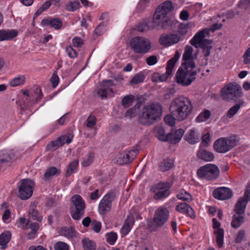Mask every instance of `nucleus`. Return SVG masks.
I'll return each instance as SVG.
<instances>
[{
    "label": "nucleus",
    "instance_id": "1",
    "mask_svg": "<svg viewBox=\"0 0 250 250\" xmlns=\"http://www.w3.org/2000/svg\"><path fill=\"white\" fill-rule=\"evenodd\" d=\"M192 104L189 99L181 97L175 99L170 104L171 115H167L164 118L165 123L170 126L175 125V120L183 121L186 120L192 111Z\"/></svg>",
    "mask_w": 250,
    "mask_h": 250
},
{
    "label": "nucleus",
    "instance_id": "2",
    "mask_svg": "<svg viewBox=\"0 0 250 250\" xmlns=\"http://www.w3.org/2000/svg\"><path fill=\"white\" fill-rule=\"evenodd\" d=\"M162 112V108L160 104L150 103L143 107L139 121L142 125H150L161 117Z\"/></svg>",
    "mask_w": 250,
    "mask_h": 250
},
{
    "label": "nucleus",
    "instance_id": "3",
    "mask_svg": "<svg viewBox=\"0 0 250 250\" xmlns=\"http://www.w3.org/2000/svg\"><path fill=\"white\" fill-rule=\"evenodd\" d=\"M197 74V71L194 70L193 68L181 65L176 73L175 81L180 85L188 86L195 80Z\"/></svg>",
    "mask_w": 250,
    "mask_h": 250
},
{
    "label": "nucleus",
    "instance_id": "4",
    "mask_svg": "<svg viewBox=\"0 0 250 250\" xmlns=\"http://www.w3.org/2000/svg\"><path fill=\"white\" fill-rule=\"evenodd\" d=\"M70 202V215L74 220L79 221L84 215L86 208L85 202L78 194L72 196Z\"/></svg>",
    "mask_w": 250,
    "mask_h": 250
},
{
    "label": "nucleus",
    "instance_id": "5",
    "mask_svg": "<svg viewBox=\"0 0 250 250\" xmlns=\"http://www.w3.org/2000/svg\"><path fill=\"white\" fill-rule=\"evenodd\" d=\"M129 46L135 53L145 54L150 50L151 42L146 38L136 36L130 40Z\"/></svg>",
    "mask_w": 250,
    "mask_h": 250
},
{
    "label": "nucleus",
    "instance_id": "6",
    "mask_svg": "<svg viewBox=\"0 0 250 250\" xmlns=\"http://www.w3.org/2000/svg\"><path fill=\"white\" fill-rule=\"evenodd\" d=\"M221 95L226 101H236L242 96V89L236 83H229L221 89Z\"/></svg>",
    "mask_w": 250,
    "mask_h": 250
},
{
    "label": "nucleus",
    "instance_id": "7",
    "mask_svg": "<svg viewBox=\"0 0 250 250\" xmlns=\"http://www.w3.org/2000/svg\"><path fill=\"white\" fill-rule=\"evenodd\" d=\"M219 174V168L216 165L212 164H206L200 167L197 171V175L200 178L208 181L216 179Z\"/></svg>",
    "mask_w": 250,
    "mask_h": 250
},
{
    "label": "nucleus",
    "instance_id": "8",
    "mask_svg": "<svg viewBox=\"0 0 250 250\" xmlns=\"http://www.w3.org/2000/svg\"><path fill=\"white\" fill-rule=\"evenodd\" d=\"M247 204V201L242 199H240L236 203L234 208L235 213L233 215L231 222L232 227L238 228L244 222V213Z\"/></svg>",
    "mask_w": 250,
    "mask_h": 250
},
{
    "label": "nucleus",
    "instance_id": "9",
    "mask_svg": "<svg viewBox=\"0 0 250 250\" xmlns=\"http://www.w3.org/2000/svg\"><path fill=\"white\" fill-rule=\"evenodd\" d=\"M169 211L167 208L160 207L155 211L153 219V224L148 225V228L151 231H156L167 221Z\"/></svg>",
    "mask_w": 250,
    "mask_h": 250
},
{
    "label": "nucleus",
    "instance_id": "10",
    "mask_svg": "<svg viewBox=\"0 0 250 250\" xmlns=\"http://www.w3.org/2000/svg\"><path fill=\"white\" fill-rule=\"evenodd\" d=\"M172 3L170 1H165L162 6L156 9L153 18V22L156 25H159L161 20H163L167 14L173 9Z\"/></svg>",
    "mask_w": 250,
    "mask_h": 250
},
{
    "label": "nucleus",
    "instance_id": "11",
    "mask_svg": "<svg viewBox=\"0 0 250 250\" xmlns=\"http://www.w3.org/2000/svg\"><path fill=\"white\" fill-rule=\"evenodd\" d=\"M33 181L29 179H23L20 182L19 188V196L22 200L29 199L33 194L34 187Z\"/></svg>",
    "mask_w": 250,
    "mask_h": 250
},
{
    "label": "nucleus",
    "instance_id": "12",
    "mask_svg": "<svg viewBox=\"0 0 250 250\" xmlns=\"http://www.w3.org/2000/svg\"><path fill=\"white\" fill-rule=\"evenodd\" d=\"M115 196V192L112 191L104 196L98 207V210L101 214H105L110 210L112 203L114 200Z\"/></svg>",
    "mask_w": 250,
    "mask_h": 250
},
{
    "label": "nucleus",
    "instance_id": "13",
    "mask_svg": "<svg viewBox=\"0 0 250 250\" xmlns=\"http://www.w3.org/2000/svg\"><path fill=\"white\" fill-rule=\"evenodd\" d=\"M169 184L168 183H160L155 185L154 198L156 200L166 198L170 194Z\"/></svg>",
    "mask_w": 250,
    "mask_h": 250
},
{
    "label": "nucleus",
    "instance_id": "14",
    "mask_svg": "<svg viewBox=\"0 0 250 250\" xmlns=\"http://www.w3.org/2000/svg\"><path fill=\"white\" fill-rule=\"evenodd\" d=\"M193 49L190 45H187L185 47L184 53L183 55V62L181 65L189 66L190 68H194L195 67V63L194 62V57L193 56ZM195 56L194 59H195Z\"/></svg>",
    "mask_w": 250,
    "mask_h": 250
},
{
    "label": "nucleus",
    "instance_id": "15",
    "mask_svg": "<svg viewBox=\"0 0 250 250\" xmlns=\"http://www.w3.org/2000/svg\"><path fill=\"white\" fill-rule=\"evenodd\" d=\"M181 36L177 34H162L159 39V43L165 46H169L180 42Z\"/></svg>",
    "mask_w": 250,
    "mask_h": 250
},
{
    "label": "nucleus",
    "instance_id": "16",
    "mask_svg": "<svg viewBox=\"0 0 250 250\" xmlns=\"http://www.w3.org/2000/svg\"><path fill=\"white\" fill-rule=\"evenodd\" d=\"M208 33V31L207 29L198 32L193 38L190 40V43L191 45L195 47H198L203 44L205 41H209V40L205 39L206 35Z\"/></svg>",
    "mask_w": 250,
    "mask_h": 250
},
{
    "label": "nucleus",
    "instance_id": "17",
    "mask_svg": "<svg viewBox=\"0 0 250 250\" xmlns=\"http://www.w3.org/2000/svg\"><path fill=\"white\" fill-rule=\"evenodd\" d=\"M213 195L216 199L224 200L230 198L232 196V193L229 188L221 187L214 190Z\"/></svg>",
    "mask_w": 250,
    "mask_h": 250
},
{
    "label": "nucleus",
    "instance_id": "18",
    "mask_svg": "<svg viewBox=\"0 0 250 250\" xmlns=\"http://www.w3.org/2000/svg\"><path fill=\"white\" fill-rule=\"evenodd\" d=\"M184 134V130L182 128L175 130H172L171 132L167 134V142L175 144L180 141Z\"/></svg>",
    "mask_w": 250,
    "mask_h": 250
},
{
    "label": "nucleus",
    "instance_id": "19",
    "mask_svg": "<svg viewBox=\"0 0 250 250\" xmlns=\"http://www.w3.org/2000/svg\"><path fill=\"white\" fill-rule=\"evenodd\" d=\"M72 139L66 136H62L59 137L57 140L52 142L47 147L51 150H55L59 147L62 146L65 143L69 144L71 142Z\"/></svg>",
    "mask_w": 250,
    "mask_h": 250
},
{
    "label": "nucleus",
    "instance_id": "20",
    "mask_svg": "<svg viewBox=\"0 0 250 250\" xmlns=\"http://www.w3.org/2000/svg\"><path fill=\"white\" fill-rule=\"evenodd\" d=\"M41 24L43 26H50L56 30H58L62 27V22L59 18H48L43 19L41 21Z\"/></svg>",
    "mask_w": 250,
    "mask_h": 250
},
{
    "label": "nucleus",
    "instance_id": "21",
    "mask_svg": "<svg viewBox=\"0 0 250 250\" xmlns=\"http://www.w3.org/2000/svg\"><path fill=\"white\" fill-rule=\"evenodd\" d=\"M176 210L179 212L188 215L191 218H194L195 215L192 208L186 203H181L176 206Z\"/></svg>",
    "mask_w": 250,
    "mask_h": 250
},
{
    "label": "nucleus",
    "instance_id": "22",
    "mask_svg": "<svg viewBox=\"0 0 250 250\" xmlns=\"http://www.w3.org/2000/svg\"><path fill=\"white\" fill-rule=\"evenodd\" d=\"M214 150L218 152L224 153L229 151L225 138L217 139L213 144Z\"/></svg>",
    "mask_w": 250,
    "mask_h": 250
},
{
    "label": "nucleus",
    "instance_id": "23",
    "mask_svg": "<svg viewBox=\"0 0 250 250\" xmlns=\"http://www.w3.org/2000/svg\"><path fill=\"white\" fill-rule=\"evenodd\" d=\"M199 133L195 128L189 129L185 135V139L189 144L194 145L199 141Z\"/></svg>",
    "mask_w": 250,
    "mask_h": 250
},
{
    "label": "nucleus",
    "instance_id": "24",
    "mask_svg": "<svg viewBox=\"0 0 250 250\" xmlns=\"http://www.w3.org/2000/svg\"><path fill=\"white\" fill-rule=\"evenodd\" d=\"M18 35V31L15 30H0V42L11 40Z\"/></svg>",
    "mask_w": 250,
    "mask_h": 250
},
{
    "label": "nucleus",
    "instance_id": "25",
    "mask_svg": "<svg viewBox=\"0 0 250 250\" xmlns=\"http://www.w3.org/2000/svg\"><path fill=\"white\" fill-rule=\"evenodd\" d=\"M29 219H32L41 222L42 219V216L36 208L34 204L30 206L28 211Z\"/></svg>",
    "mask_w": 250,
    "mask_h": 250
},
{
    "label": "nucleus",
    "instance_id": "26",
    "mask_svg": "<svg viewBox=\"0 0 250 250\" xmlns=\"http://www.w3.org/2000/svg\"><path fill=\"white\" fill-rule=\"evenodd\" d=\"M135 222L133 215H128L125 220L124 226L121 229V233L124 235H126L132 228Z\"/></svg>",
    "mask_w": 250,
    "mask_h": 250
},
{
    "label": "nucleus",
    "instance_id": "27",
    "mask_svg": "<svg viewBox=\"0 0 250 250\" xmlns=\"http://www.w3.org/2000/svg\"><path fill=\"white\" fill-rule=\"evenodd\" d=\"M197 157L206 162L212 161L214 159V154L205 149H200L197 153Z\"/></svg>",
    "mask_w": 250,
    "mask_h": 250
},
{
    "label": "nucleus",
    "instance_id": "28",
    "mask_svg": "<svg viewBox=\"0 0 250 250\" xmlns=\"http://www.w3.org/2000/svg\"><path fill=\"white\" fill-rule=\"evenodd\" d=\"M61 174V170L55 167H48L43 175V179L45 181L50 180L54 176H58Z\"/></svg>",
    "mask_w": 250,
    "mask_h": 250
},
{
    "label": "nucleus",
    "instance_id": "29",
    "mask_svg": "<svg viewBox=\"0 0 250 250\" xmlns=\"http://www.w3.org/2000/svg\"><path fill=\"white\" fill-rule=\"evenodd\" d=\"M180 57V53L176 51L174 56L170 59L167 62L166 71L172 75L173 68Z\"/></svg>",
    "mask_w": 250,
    "mask_h": 250
},
{
    "label": "nucleus",
    "instance_id": "30",
    "mask_svg": "<svg viewBox=\"0 0 250 250\" xmlns=\"http://www.w3.org/2000/svg\"><path fill=\"white\" fill-rule=\"evenodd\" d=\"M11 238V234L9 231H4L0 235V246L2 250L7 247V244Z\"/></svg>",
    "mask_w": 250,
    "mask_h": 250
},
{
    "label": "nucleus",
    "instance_id": "31",
    "mask_svg": "<svg viewBox=\"0 0 250 250\" xmlns=\"http://www.w3.org/2000/svg\"><path fill=\"white\" fill-rule=\"evenodd\" d=\"M60 233L67 238H73L77 237L78 233L73 227H64L61 229Z\"/></svg>",
    "mask_w": 250,
    "mask_h": 250
},
{
    "label": "nucleus",
    "instance_id": "32",
    "mask_svg": "<svg viewBox=\"0 0 250 250\" xmlns=\"http://www.w3.org/2000/svg\"><path fill=\"white\" fill-rule=\"evenodd\" d=\"M94 94L102 99L114 96L113 93H111V91L109 90L107 91L104 87H101V88L96 89L94 91Z\"/></svg>",
    "mask_w": 250,
    "mask_h": 250
},
{
    "label": "nucleus",
    "instance_id": "33",
    "mask_svg": "<svg viewBox=\"0 0 250 250\" xmlns=\"http://www.w3.org/2000/svg\"><path fill=\"white\" fill-rule=\"evenodd\" d=\"M145 75L143 72L136 74L129 81L130 85L134 86L143 83L145 79Z\"/></svg>",
    "mask_w": 250,
    "mask_h": 250
},
{
    "label": "nucleus",
    "instance_id": "34",
    "mask_svg": "<svg viewBox=\"0 0 250 250\" xmlns=\"http://www.w3.org/2000/svg\"><path fill=\"white\" fill-rule=\"evenodd\" d=\"M31 95L30 97H32L34 100L33 101H28L33 103H38L42 97V93L40 87H35L34 88V91L30 92Z\"/></svg>",
    "mask_w": 250,
    "mask_h": 250
},
{
    "label": "nucleus",
    "instance_id": "35",
    "mask_svg": "<svg viewBox=\"0 0 250 250\" xmlns=\"http://www.w3.org/2000/svg\"><path fill=\"white\" fill-rule=\"evenodd\" d=\"M224 233L223 229H218L214 230V233L215 235L216 241L219 248H221L223 245Z\"/></svg>",
    "mask_w": 250,
    "mask_h": 250
},
{
    "label": "nucleus",
    "instance_id": "36",
    "mask_svg": "<svg viewBox=\"0 0 250 250\" xmlns=\"http://www.w3.org/2000/svg\"><path fill=\"white\" fill-rule=\"evenodd\" d=\"M173 166V162L170 159H165L160 163L159 168L162 171L169 170Z\"/></svg>",
    "mask_w": 250,
    "mask_h": 250
},
{
    "label": "nucleus",
    "instance_id": "37",
    "mask_svg": "<svg viewBox=\"0 0 250 250\" xmlns=\"http://www.w3.org/2000/svg\"><path fill=\"white\" fill-rule=\"evenodd\" d=\"M211 113L209 110L206 109L203 112H201L195 119L196 123H201L205 122L210 117Z\"/></svg>",
    "mask_w": 250,
    "mask_h": 250
},
{
    "label": "nucleus",
    "instance_id": "38",
    "mask_svg": "<svg viewBox=\"0 0 250 250\" xmlns=\"http://www.w3.org/2000/svg\"><path fill=\"white\" fill-rule=\"evenodd\" d=\"M153 25L149 26L146 22H141L139 23L138 26H137V30L139 32H147L148 30L151 29H153L155 28H156V26H157L158 25H156L155 24H154L153 22Z\"/></svg>",
    "mask_w": 250,
    "mask_h": 250
},
{
    "label": "nucleus",
    "instance_id": "39",
    "mask_svg": "<svg viewBox=\"0 0 250 250\" xmlns=\"http://www.w3.org/2000/svg\"><path fill=\"white\" fill-rule=\"evenodd\" d=\"M82 244L84 250H95L96 245L95 242L88 238H85L82 240Z\"/></svg>",
    "mask_w": 250,
    "mask_h": 250
},
{
    "label": "nucleus",
    "instance_id": "40",
    "mask_svg": "<svg viewBox=\"0 0 250 250\" xmlns=\"http://www.w3.org/2000/svg\"><path fill=\"white\" fill-rule=\"evenodd\" d=\"M225 138L227 143L228 146L229 150L237 145L239 141V138L235 135L231 136Z\"/></svg>",
    "mask_w": 250,
    "mask_h": 250
},
{
    "label": "nucleus",
    "instance_id": "41",
    "mask_svg": "<svg viewBox=\"0 0 250 250\" xmlns=\"http://www.w3.org/2000/svg\"><path fill=\"white\" fill-rule=\"evenodd\" d=\"M156 137L162 141L167 142V134L166 135L164 128L161 126H157L155 128Z\"/></svg>",
    "mask_w": 250,
    "mask_h": 250
},
{
    "label": "nucleus",
    "instance_id": "42",
    "mask_svg": "<svg viewBox=\"0 0 250 250\" xmlns=\"http://www.w3.org/2000/svg\"><path fill=\"white\" fill-rule=\"evenodd\" d=\"M211 41H205L203 42V44L200 46L203 49V53L204 56L206 57L210 55V50L212 48Z\"/></svg>",
    "mask_w": 250,
    "mask_h": 250
},
{
    "label": "nucleus",
    "instance_id": "43",
    "mask_svg": "<svg viewBox=\"0 0 250 250\" xmlns=\"http://www.w3.org/2000/svg\"><path fill=\"white\" fill-rule=\"evenodd\" d=\"M101 87H104L107 91H111V93H114L115 95V92L112 88V87L115 86V84L113 83V81L110 80H103L100 84Z\"/></svg>",
    "mask_w": 250,
    "mask_h": 250
},
{
    "label": "nucleus",
    "instance_id": "44",
    "mask_svg": "<svg viewBox=\"0 0 250 250\" xmlns=\"http://www.w3.org/2000/svg\"><path fill=\"white\" fill-rule=\"evenodd\" d=\"M80 4L79 1L70 0L66 4L65 8L69 11H74L78 9Z\"/></svg>",
    "mask_w": 250,
    "mask_h": 250
},
{
    "label": "nucleus",
    "instance_id": "45",
    "mask_svg": "<svg viewBox=\"0 0 250 250\" xmlns=\"http://www.w3.org/2000/svg\"><path fill=\"white\" fill-rule=\"evenodd\" d=\"M243 103H239L238 104H235L234 106H232L227 113V117L228 118H231L234 116L238 112L239 110L240 109L241 107L242 106Z\"/></svg>",
    "mask_w": 250,
    "mask_h": 250
},
{
    "label": "nucleus",
    "instance_id": "46",
    "mask_svg": "<svg viewBox=\"0 0 250 250\" xmlns=\"http://www.w3.org/2000/svg\"><path fill=\"white\" fill-rule=\"evenodd\" d=\"M177 197L182 201L190 202L192 200V197L190 194L184 190H182L180 193L177 195Z\"/></svg>",
    "mask_w": 250,
    "mask_h": 250
},
{
    "label": "nucleus",
    "instance_id": "47",
    "mask_svg": "<svg viewBox=\"0 0 250 250\" xmlns=\"http://www.w3.org/2000/svg\"><path fill=\"white\" fill-rule=\"evenodd\" d=\"M25 80L24 75H21L12 79L9 83L11 86H17L23 84Z\"/></svg>",
    "mask_w": 250,
    "mask_h": 250
},
{
    "label": "nucleus",
    "instance_id": "48",
    "mask_svg": "<svg viewBox=\"0 0 250 250\" xmlns=\"http://www.w3.org/2000/svg\"><path fill=\"white\" fill-rule=\"evenodd\" d=\"M135 97L132 95L125 96L122 101V104L125 108L130 106L134 100Z\"/></svg>",
    "mask_w": 250,
    "mask_h": 250
},
{
    "label": "nucleus",
    "instance_id": "49",
    "mask_svg": "<svg viewBox=\"0 0 250 250\" xmlns=\"http://www.w3.org/2000/svg\"><path fill=\"white\" fill-rule=\"evenodd\" d=\"M79 164V161L75 160L74 161L70 163L69 165L66 172V176L67 177L69 176L73 172H74L77 169Z\"/></svg>",
    "mask_w": 250,
    "mask_h": 250
},
{
    "label": "nucleus",
    "instance_id": "50",
    "mask_svg": "<svg viewBox=\"0 0 250 250\" xmlns=\"http://www.w3.org/2000/svg\"><path fill=\"white\" fill-rule=\"evenodd\" d=\"M160 21L161 22L159 25H158L157 26H156V27L160 26L161 29H167L169 28L171 26V20L167 17L163 20H161Z\"/></svg>",
    "mask_w": 250,
    "mask_h": 250
},
{
    "label": "nucleus",
    "instance_id": "51",
    "mask_svg": "<svg viewBox=\"0 0 250 250\" xmlns=\"http://www.w3.org/2000/svg\"><path fill=\"white\" fill-rule=\"evenodd\" d=\"M107 24V21L100 23L94 30V33L97 35H101L105 31V26Z\"/></svg>",
    "mask_w": 250,
    "mask_h": 250
},
{
    "label": "nucleus",
    "instance_id": "52",
    "mask_svg": "<svg viewBox=\"0 0 250 250\" xmlns=\"http://www.w3.org/2000/svg\"><path fill=\"white\" fill-rule=\"evenodd\" d=\"M50 0L46 1L42 5V6L39 8L37 11L36 12L35 14V16L36 17L39 16L41 15L44 11L47 10L48 8H49L51 5V2L50 1Z\"/></svg>",
    "mask_w": 250,
    "mask_h": 250
},
{
    "label": "nucleus",
    "instance_id": "53",
    "mask_svg": "<svg viewBox=\"0 0 250 250\" xmlns=\"http://www.w3.org/2000/svg\"><path fill=\"white\" fill-rule=\"evenodd\" d=\"M54 249L55 250H69V247L66 243L58 241L54 244Z\"/></svg>",
    "mask_w": 250,
    "mask_h": 250
},
{
    "label": "nucleus",
    "instance_id": "54",
    "mask_svg": "<svg viewBox=\"0 0 250 250\" xmlns=\"http://www.w3.org/2000/svg\"><path fill=\"white\" fill-rule=\"evenodd\" d=\"M106 241L111 245H113L117 238V235L115 232H110L106 234Z\"/></svg>",
    "mask_w": 250,
    "mask_h": 250
},
{
    "label": "nucleus",
    "instance_id": "55",
    "mask_svg": "<svg viewBox=\"0 0 250 250\" xmlns=\"http://www.w3.org/2000/svg\"><path fill=\"white\" fill-rule=\"evenodd\" d=\"M97 122L96 118L91 114H90L86 120V126L89 128L94 126Z\"/></svg>",
    "mask_w": 250,
    "mask_h": 250
},
{
    "label": "nucleus",
    "instance_id": "56",
    "mask_svg": "<svg viewBox=\"0 0 250 250\" xmlns=\"http://www.w3.org/2000/svg\"><path fill=\"white\" fill-rule=\"evenodd\" d=\"M94 158V154L93 152H90L88 155L87 158L86 160H84L82 163V165L83 167H88L91 164Z\"/></svg>",
    "mask_w": 250,
    "mask_h": 250
},
{
    "label": "nucleus",
    "instance_id": "57",
    "mask_svg": "<svg viewBox=\"0 0 250 250\" xmlns=\"http://www.w3.org/2000/svg\"><path fill=\"white\" fill-rule=\"evenodd\" d=\"M189 24L180 23L178 28V32L180 36L185 35L187 33V29L189 27Z\"/></svg>",
    "mask_w": 250,
    "mask_h": 250
},
{
    "label": "nucleus",
    "instance_id": "58",
    "mask_svg": "<svg viewBox=\"0 0 250 250\" xmlns=\"http://www.w3.org/2000/svg\"><path fill=\"white\" fill-rule=\"evenodd\" d=\"M50 81L52 83V86L53 88H55L59 82V78L57 75V71H55L53 72Z\"/></svg>",
    "mask_w": 250,
    "mask_h": 250
},
{
    "label": "nucleus",
    "instance_id": "59",
    "mask_svg": "<svg viewBox=\"0 0 250 250\" xmlns=\"http://www.w3.org/2000/svg\"><path fill=\"white\" fill-rule=\"evenodd\" d=\"M158 60L157 56L155 55H152L147 58L146 62L149 65H153L157 62Z\"/></svg>",
    "mask_w": 250,
    "mask_h": 250
},
{
    "label": "nucleus",
    "instance_id": "60",
    "mask_svg": "<svg viewBox=\"0 0 250 250\" xmlns=\"http://www.w3.org/2000/svg\"><path fill=\"white\" fill-rule=\"evenodd\" d=\"M245 232L244 230H239L236 237L235 242L236 243H241L245 238Z\"/></svg>",
    "mask_w": 250,
    "mask_h": 250
},
{
    "label": "nucleus",
    "instance_id": "61",
    "mask_svg": "<svg viewBox=\"0 0 250 250\" xmlns=\"http://www.w3.org/2000/svg\"><path fill=\"white\" fill-rule=\"evenodd\" d=\"M210 141V135L209 133L204 134L202 137V144L205 146H208V144Z\"/></svg>",
    "mask_w": 250,
    "mask_h": 250
},
{
    "label": "nucleus",
    "instance_id": "62",
    "mask_svg": "<svg viewBox=\"0 0 250 250\" xmlns=\"http://www.w3.org/2000/svg\"><path fill=\"white\" fill-rule=\"evenodd\" d=\"M66 51L69 56L71 58H76L77 56V53L76 51L71 46H68L66 48Z\"/></svg>",
    "mask_w": 250,
    "mask_h": 250
},
{
    "label": "nucleus",
    "instance_id": "63",
    "mask_svg": "<svg viewBox=\"0 0 250 250\" xmlns=\"http://www.w3.org/2000/svg\"><path fill=\"white\" fill-rule=\"evenodd\" d=\"M244 63L246 64H250V47L248 48L243 55Z\"/></svg>",
    "mask_w": 250,
    "mask_h": 250
},
{
    "label": "nucleus",
    "instance_id": "64",
    "mask_svg": "<svg viewBox=\"0 0 250 250\" xmlns=\"http://www.w3.org/2000/svg\"><path fill=\"white\" fill-rule=\"evenodd\" d=\"M239 5L245 9H250V0H241Z\"/></svg>",
    "mask_w": 250,
    "mask_h": 250
}]
</instances>
